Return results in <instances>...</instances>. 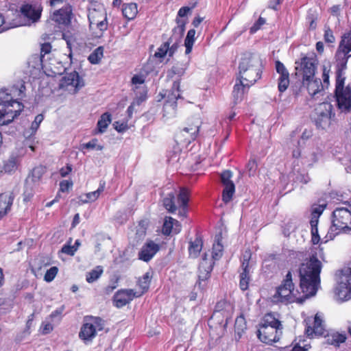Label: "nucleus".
<instances>
[{
    "instance_id": "nucleus-1",
    "label": "nucleus",
    "mask_w": 351,
    "mask_h": 351,
    "mask_svg": "<svg viewBox=\"0 0 351 351\" xmlns=\"http://www.w3.org/2000/svg\"><path fill=\"white\" fill-rule=\"evenodd\" d=\"M321 270L322 263L315 255L300 265L298 273L302 298L305 299L316 294L320 285Z\"/></svg>"
},
{
    "instance_id": "nucleus-2",
    "label": "nucleus",
    "mask_w": 351,
    "mask_h": 351,
    "mask_svg": "<svg viewBox=\"0 0 351 351\" xmlns=\"http://www.w3.org/2000/svg\"><path fill=\"white\" fill-rule=\"evenodd\" d=\"M239 77L243 79L242 83L251 86L261 77L263 64L260 56L256 53L246 52L243 53L239 66Z\"/></svg>"
},
{
    "instance_id": "nucleus-3",
    "label": "nucleus",
    "mask_w": 351,
    "mask_h": 351,
    "mask_svg": "<svg viewBox=\"0 0 351 351\" xmlns=\"http://www.w3.org/2000/svg\"><path fill=\"white\" fill-rule=\"evenodd\" d=\"M294 272L289 269L280 281V285L276 288L275 293L273 295V300L276 302L290 303L300 298L298 291L295 289V285L293 282Z\"/></svg>"
},
{
    "instance_id": "nucleus-4",
    "label": "nucleus",
    "mask_w": 351,
    "mask_h": 351,
    "mask_svg": "<svg viewBox=\"0 0 351 351\" xmlns=\"http://www.w3.org/2000/svg\"><path fill=\"white\" fill-rule=\"evenodd\" d=\"M345 77L343 69L338 68L336 71L335 95L338 108L341 111L351 110V84L344 87Z\"/></svg>"
},
{
    "instance_id": "nucleus-5",
    "label": "nucleus",
    "mask_w": 351,
    "mask_h": 351,
    "mask_svg": "<svg viewBox=\"0 0 351 351\" xmlns=\"http://www.w3.org/2000/svg\"><path fill=\"white\" fill-rule=\"evenodd\" d=\"M178 26L173 28L172 36L165 42L155 53L156 58H164L167 53L171 57L178 49L179 43L185 31V22L183 20L177 19Z\"/></svg>"
},
{
    "instance_id": "nucleus-6",
    "label": "nucleus",
    "mask_w": 351,
    "mask_h": 351,
    "mask_svg": "<svg viewBox=\"0 0 351 351\" xmlns=\"http://www.w3.org/2000/svg\"><path fill=\"white\" fill-rule=\"evenodd\" d=\"M292 156L300 159L303 165L311 167L322 158V150L317 146L308 145L303 149L298 147L294 149L292 152Z\"/></svg>"
},
{
    "instance_id": "nucleus-7",
    "label": "nucleus",
    "mask_w": 351,
    "mask_h": 351,
    "mask_svg": "<svg viewBox=\"0 0 351 351\" xmlns=\"http://www.w3.org/2000/svg\"><path fill=\"white\" fill-rule=\"evenodd\" d=\"M333 107L328 102L319 104L315 108L314 121L318 128L326 130L330 127L335 114L332 112Z\"/></svg>"
},
{
    "instance_id": "nucleus-8",
    "label": "nucleus",
    "mask_w": 351,
    "mask_h": 351,
    "mask_svg": "<svg viewBox=\"0 0 351 351\" xmlns=\"http://www.w3.org/2000/svg\"><path fill=\"white\" fill-rule=\"evenodd\" d=\"M332 224L339 232L351 231V212L346 208H336L332 212Z\"/></svg>"
},
{
    "instance_id": "nucleus-9",
    "label": "nucleus",
    "mask_w": 351,
    "mask_h": 351,
    "mask_svg": "<svg viewBox=\"0 0 351 351\" xmlns=\"http://www.w3.org/2000/svg\"><path fill=\"white\" fill-rule=\"evenodd\" d=\"M296 74L302 76V80L308 77H313L317 64V60L315 56L308 57L304 56L299 60L295 61Z\"/></svg>"
},
{
    "instance_id": "nucleus-10",
    "label": "nucleus",
    "mask_w": 351,
    "mask_h": 351,
    "mask_svg": "<svg viewBox=\"0 0 351 351\" xmlns=\"http://www.w3.org/2000/svg\"><path fill=\"white\" fill-rule=\"evenodd\" d=\"M46 173V168L42 165L33 169L30 176L25 180L24 195L25 197H30L35 195L38 191V183L40 182L43 176Z\"/></svg>"
},
{
    "instance_id": "nucleus-11",
    "label": "nucleus",
    "mask_w": 351,
    "mask_h": 351,
    "mask_svg": "<svg viewBox=\"0 0 351 351\" xmlns=\"http://www.w3.org/2000/svg\"><path fill=\"white\" fill-rule=\"evenodd\" d=\"M14 104H0V125H4L12 123L17 117L23 108V105L15 101Z\"/></svg>"
},
{
    "instance_id": "nucleus-12",
    "label": "nucleus",
    "mask_w": 351,
    "mask_h": 351,
    "mask_svg": "<svg viewBox=\"0 0 351 351\" xmlns=\"http://www.w3.org/2000/svg\"><path fill=\"white\" fill-rule=\"evenodd\" d=\"M305 335L312 339L325 335L326 330L321 317L316 314L314 317H308L304 320Z\"/></svg>"
},
{
    "instance_id": "nucleus-13",
    "label": "nucleus",
    "mask_w": 351,
    "mask_h": 351,
    "mask_svg": "<svg viewBox=\"0 0 351 351\" xmlns=\"http://www.w3.org/2000/svg\"><path fill=\"white\" fill-rule=\"evenodd\" d=\"M282 328L259 326L257 330V337L261 341L266 344L278 342L282 335Z\"/></svg>"
},
{
    "instance_id": "nucleus-14",
    "label": "nucleus",
    "mask_w": 351,
    "mask_h": 351,
    "mask_svg": "<svg viewBox=\"0 0 351 351\" xmlns=\"http://www.w3.org/2000/svg\"><path fill=\"white\" fill-rule=\"evenodd\" d=\"M3 19L5 31L27 24L25 19L21 17L20 10H9L3 16Z\"/></svg>"
},
{
    "instance_id": "nucleus-15",
    "label": "nucleus",
    "mask_w": 351,
    "mask_h": 351,
    "mask_svg": "<svg viewBox=\"0 0 351 351\" xmlns=\"http://www.w3.org/2000/svg\"><path fill=\"white\" fill-rule=\"evenodd\" d=\"M160 249V246L159 244L156 243L152 239H148L138 252V259L145 262H149L156 254Z\"/></svg>"
},
{
    "instance_id": "nucleus-16",
    "label": "nucleus",
    "mask_w": 351,
    "mask_h": 351,
    "mask_svg": "<svg viewBox=\"0 0 351 351\" xmlns=\"http://www.w3.org/2000/svg\"><path fill=\"white\" fill-rule=\"evenodd\" d=\"M190 199H164L163 205L171 213L178 211L180 215L185 213Z\"/></svg>"
},
{
    "instance_id": "nucleus-17",
    "label": "nucleus",
    "mask_w": 351,
    "mask_h": 351,
    "mask_svg": "<svg viewBox=\"0 0 351 351\" xmlns=\"http://www.w3.org/2000/svg\"><path fill=\"white\" fill-rule=\"evenodd\" d=\"M136 298L134 289L119 290L113 296V302L116 307L122 308Z\"/></svg>"
},
{
    "instance_id": "nucleus-18",
    "label": "nucleus",
    "mask_w": 351,
    "mask_h": 351,
    "mask_svg": "<svg viewBox=\"0 0 351 351\" xmlns=\"http://www.w3.org/2000/svg\"><path fill=\"white\" fill-rule=\"evenodd\" d=\"M232 172L230 170H225L220 174L221 182L223 186L222 197H232L235 186L232 180Z\"/></svg>"
},
{
    "instance_id": "nucleus-19",
    "label": "nucleus",
    "mask_w": 351,
    "mask_h": 351,
    "mask_svg": "<svg viewBox=\"0 0 351 351\" xmlns=\"http://www.w3.org/2000/svg\"><path fill=\"white\" fill-rule=\"evenodd\" d=\"M99 332H108V329L106 328V321L100 317L89 315V341Z\"/></svg>"
},
{
    "instance_id": "nucleus-20",
    "label": "nucleus",
    "mask_w": 351,
    "mask_h": 351,
    "mask_svg": "<svg viewBox=\"0 0 351 351\" xmlns=\"http://www.w3.org/2000/svg\"><path fill=\"white\" fill-rule=\"evenodd\" d=\"M213 259V258H207L206 254H204L198 268L199 285L201 284V281L207 280L210 278L215 263Z\"/></svg>"
},
{
    "instance_id": "nucleus-21",
    "label": "nucleus",
    "mask_w": 351,
    "mask_h": 351,
    "mask_svg": "<svg viewBox=\"0 0 351 351\" xmlns=\"http://www.w3.org/2000/svg\"><path fill=\"white\" fill-rule=\"evenodd\" d=\"M181 223L171 217L166 216L162 226V233L165 236L178 234L181 232Z\"/></svg>"
},
{
    "instance_id": "nucleus-22",
    "label": "nucleus",
    "mask_w": 351,
    "mask_h": 351,
    "mask_svg": "<svg viewBox=\"0 0 351 351\" xmlns=\"http://www.w3.org/2000/svg\"><path fill=\"white\" fill-rule=\"evenodd\" d=\"M276 69L280 75L278 88L280 92L283 93L289 85V73L285 65L279 60L276 62Z\"/></svg>"
},
{
    "instance_id": "nucleus-23",
    "label": "nucleus",
    "mask_w": 351,
    "mask_h": 351,
    "mask_svg": "<svg viewBox=\"0 0 351 351\" xmlns=\"http://www.w3.org/2000/svg\"><path fill=\"white\" fill-rule=\"evenodd\" d=\"M20 12L21 17L25 19L27 24L30 25L32 23L36 22L40 17V11L36 10L32 5L26 4L21 8Z\"/></svg>"
},
{
    "instance_id": "nucleus-24",
    "label": "nucleus",
    "mask_w": 351,
    "mask_h": 351,
    "mask_svg": "<svg viewBox=\"0 0 351 351\" xmlns=\"http://www.w3.org/2000/svg\"><path fill=\"white\" fill-rule=\"evenodd\" d=\"M302 85L306 87L308 93L313 97L324 90L321 80L315 76L308 77L306 80V78L303 79Z\"/></svg>"
},
{
    "instance_id": "nucleus-25",
    "label": "nucleus",
    "mask_w": 351,
    "mask_h": 351,
    "mask_svg": "<svg viewBox=\"0 0 351 351\" xmlns=\"http://www.w3.org/2000/svg\"><path fill=\"white\" fill-rule=\"evenodd\" d=\"M71 7L66 5L56 11L52 16V20L59 24L68 25L71 22Z\"/></svg>"
},
{
    "instance_id": "nucleus-26",
    "label": "nucleus",
    "mask_w": 351,
    "mask_h": 351,
    "mask_svg": "<svg viewBox=\"0 0 351 351\" xmlns=\"http://www.w3.org/2000/svg\"><path fill=\"white\" fill-rule=\"evenodd\" d=\"M337 293L340 298L345 300L351 298V269L345 276V280L339 283Z\"/></svg>"
},
{
    "instance_id": "nucleus-27",
    "label": "nucleus",
    "mask_w": 351,
    "mask_h": 351,
    "mask_svg": "<svg viewBox=\"0 0 351 351\" xmlns=\"http://www.w3.org/2000/svg\"><path fill=\"white\" fill-rule=\"evenodd\" d=\"M234 304L226 299H221L219 300L214 309V314L216 313H220L223 317L226 318L229 317L234 311Z\"/></svg>"
},
{
    "instance_id": "nucleus-28",
    "label": "nucleus",
    "mask_w": 351,
    "mask_h": 351,
    "mask_svg": "<svg viewBox=\"0 0 351 351\" xmlns=\"http://www.w3.org/2000/svg\"><path fill=\"white\" fill-rule=\"evenodd\" d=\"M151 278L152 277L149 272L145 273L142 277L138 278L136 289L134 290L136 297H141L149 290Z\"/></svg>"
},
{
    "instance_id": "nucleus-29",
    "label": "nucleus",
    "mask_w": 351,
    "mask_h": 351,
    "mask_svg": "<svg viewBox=\"0 0 351 351\" xmlns=\"http://www.w3.org/2000/svg\"><path fill=\"white\" fill-rule=\"evenodd\" d=\"M69 86L75 88H77L79 86V75L75 71L67 73L66 75L62 77L60 80V88H67Z\"/></svg>"
},
{
    "instance_id": "nucleus-30",
    "label": "nucleus",
    "mask_w": 351,
    "mask_h": 351,
    "mask_svg": "<svg viewBox=\"0 0 351 351\" xmlns=\"http://www.w3.org/2000/svg\"><path fill=\"white\" fill-rule=\"evenodd\" d=\"M111 121V114L109 112L102 114L97 122V128L92 132L93 134L96 135L105 132Z\"/></svg>"
},
{
    "instance_id": "nucleus-31",
    "label": "nucleus",
    "mask_w": 351,
    "mask_h": 351,
    "mask_svg": "<svg viewBox=\"0 0 351 351\" xmlns=\"http://www.w3.org/2000/svg\"><path fill=\"white\" fill-rule=\"evenodd\" d=\"M203 247V240L200 236H197L193 241L189 242V254L192 258H197Z\"/></svg>"
},
{
    "instance_id": "nucleus-32",
    "label": "nucleus",
    "mask_w": 351,
    "mask_h": 351,
    "mask_svg": "<svg viewBox=\"0 0 351 351\" xmlns=\"http://www.w3.org/2000/svg\"><path fill=\"white\" fill-rule=\"evenodd\" d=\"M278 327L282 328L281 322L275 317L273 313H267L263 317L259 326Z\"/></svg>"
},
{
    "instance_id": "nucleus-33",
    "label": "nucleus",
    "mask_w": 351,
    "mask_h": 351,
    "mask_svg": "<svg viewBox=\"0 0 351 351\" xmlns=\"http://www.w3.org/2000/svg\"><path fill=\"white\" fill-rule=\"evenodd\" d=\"M199 132V125L186 127L180 132L178 136H181L184 138L186 143H190L194 140Z\"/></svg>"
},
{
    "instance_id": "nucleus-34",
    "label": "nucleus",
    "mask_w": 351,
    "mask_h": 351,
    "mask_svg": "<svg viewBox=\"0 0 351 351\" xmlns=\"http://www.w3.org/2000/svg\"><path fill=\"white\" fill-rule=\"evenodd\" d=\"M122 13L127 19H134L138 13L137 5L134 3L124 4L122 8Z\"/></svg>"
},
{
    "instance_id": "nucleus-35",
    "label": "nucleus",
    "mask_w": 351,
    "mask_h": 351,
    "mask_svg": "<svg viewBox=\"0 0 351 351\" xmlns=\"http://www.w3.org/2000/svg\"><path fill=\"white\" fill-rule=\"evenodd\" d=\"M179 88L180 82L178 81L174 82L173 84V88H176V92H173L171 94L168 95V100L165 104V107L170 106L172 107L173 109L176 107V101L173 100H177L178 98L180 97V95L179 93Z\"/></svg>"
},
{
    "instance_id": "nucleus-36",
    "label": "nucleus",
    "mask_w": 351,
    "mask_h": 351,
    "mask_svg": "<svg viewBox=\"0 0 351 351\" xmlns=\"http://www.w3.org/2000/svg\"><path fill=\"white\" fill-rule=\"evenodd\" d=\"M346 336L345 334L339 332H333L327 335V342L335 346H339L340 343L345 342Z\"/></svg>"
},
{
    "instance_id": "nucleus-37",
    "label": "nucleus",
    "mask_w": 351,
    "mask_h": 351,
    "mask_svg": "<svg viewBox=\"0 0 351 351\" xmlns=\"http://www.w3.org/2000/svg\"><path fill=\"white\" fill-rule=\"evenodd\" d=\"M243 79L239 77V83H236L234 86V90L232 91L233 97L236 102L239 100H241L243 95L244 93V88L245 87L249 88L246 84V82L242 83Z\"/></svg>"
},
{
    "instance_id": "nucleus-38",
    "label": "nucleus",
    "mask_w": 351,
    "mask_h": 351,
    "mask_svg": "<svg viewBox=\"0 0 351 351\" xmlns=\"http://www.w3.org/2000/svg\"><path fill=\"white\" fill-rule=\"evenodd\" d=\"M195 30L194 29H191L189 30L187 35L186 36V38L184 40V45L186 47L185 53L186 54H189L191 52L193 45L195 42Z\"/></svg>"
},
{
    "instance_id": "nucleus-39",
    "label": "nucleus",
    "mask_w": 351,
    "mask_h": 351,
    "mask_svg": "<svg viewBox=\"0 0 351 351\" xmlns=\"http://www.w3.org/2000/svg\"><path fill=\"white\" fill-rule=\"evenodd\" d=\"M239 287L242 291H246L249 288L250 282V271H243L239 274Z\"/></svg>"
},
{
    "instance_id": "nucleus-40",
    "label": "nucleus",
    "mask_w": 351,
    "mask_h": 351,
    "mask_svg": "<svg viewBox=\"0 0 351 351\" xmlns=\"http://www.w3.org/2000/svg\"><path fill=\"white\" fill-rule=\"evenodd\" d=\"M186 66L182 64H177L172 66V68L168 71L167 77L173 78L175 75L181 77L185 73Z\"/></svg>"
},
{
    "instance_id": "nucleus-41",
    "label": "nucleus",
    "mask_w": 351,
    "mask_h": 351,
    "mask_svg": "<svg viewBox=\"0 0 351 351\" xmlns=\"http://www.w3.org/2000/svg\"><path fill=\"white\" fill-rule=\"evenodd\" d=\"M104 56V47L100 46L96 48L89 55V62L92 64H98Z\"/></svg>"
},
{
    "instance_id": "nucleus-42",
    "label": "nucleus",
    "mask_w": 351,
    "mask_h": 351,
    "mask_svg": "<svg viewBox=\"0 0 351 351\" xmlns=\"http://www.w3.org/2000/svg\"><path fill=\"white\" fill-rule=\"evenodd\" d=\"M103 19L96 23V26L99 29V32H96L95 35H93L95 38H100L103 35V32L107 29V19L105 13H101Z\"/></svg>"
},
{
    "instance_id": "nucleus-43",
    "label": "nucleus",
    "mask_w": 351,
    "mask_h": 351,
    "mask_svg": "<svg viewBox=\"0 0 351 351\" xmlns=\"http://www.w3.org/2000/svg\"><path fill=\"white\" fill-rule=\"evenodd\" d=\"M12 204V199H0V219L10 211Z\"/></svg>"
},
{
    "instance_id": "nucleus-44",
    "label": "nucleus",
    "mask_w": 351,
    "mask_h": 351,
    "mask_svg": "<svg viewBox=\"0 0 351 351\" xmlns=\"http://www.w3.org/2000/svg\"><path fill=\"white\" fill-rule=\"evenodd\" d=\"M168 196L167 197H175L177 196V197H189V196L192 195V193L191 191L188 188L185 187H180L178 192L176 191H171L167 194Z\"/></svg>"
},
{
    "instance_id": "nucleus-45",
    "label": "nucleus",
    "mask_w": 351,
    "mask_h": 351,
    "mask_svg": "<svg viewBox=\"0 0 351 351\" xmlns=\"http://www.w3.org/2000/svg\"><path fill=\"white\" fill-rule=\"evenodd\" d=\"M252 258V252L250 248L245 250L242 254L241 268L243 271H250V261Z\"/></svg>"
},
{
    "instance_id": "nucleus-46",
    "label": "nucleus",
    "mask_w": 351,
    "mask_h": 351,
    "mask_svg": "<svg viewBox=\"0 0 351 351\" xmlns=\"http://www.w3.org/2000/svg\"><path fill=\"white\" fill-rule=\"evenodd\" d=\"M234 328L238 330L239 333L244 332L247 328L245 318L243 314H241L236 318Z\"/></svg>"
},
{
    "instance_id": "nucleus-47",
    "label": "nucleus",
    "mask_w": 351,
    "mask_h": 351,
    "mask_svg": "<svg viewBox=\"0 0 351 351\" xmlns=\"http://www.w3.org/2000/svg\"><path fill=\"white\" fill-rule=\"evenodd\" d=\"M104 273L102 266L98 265L89 271V283L97 280Z\"/></svg>"
},
{
    "instance_id": "nucleus-48",
    "label": "nucleus",
    "mask_w": 351,
    "mask_h": 351,
    "mask_svg": "<svg viewBox=\"0 0 351 351\" xmlns=\"http://www.w3.org/2000/svg\"><path fill=\"white\" fill-rule=\"evenodd\" d=\"M246 171L250 177L254 176L256 173L258 165L255 159L251 158L246 165Z\"/></svg>"
},
{
    "instance_id": "nucleus-49",
    "label": "nucleus",
    "mask_w": 351,
    "mask_h": 351,
    "mask_svg": "<svg viewBox=\"0 0 351 351\" xmlns=\"http://www.w3.org/2000/svg\"><path fill=\"white\" fill-rule=\"evenodd\" d=\"M14 101L15 102L17 101L16 99H13L10 93H6L5 90L0 91V104L15 105Z\"/></svg>"
},
{
    "instance_id": "nucleus-50",
    "label": "nucleus",
    "mask_w": 351,
    "mask_h": 351,
    "mask_svg": "<svg viewBox=\"0 0 351 351\" xmlns=\"http://www.w3.org/2000/svg\"><path fill=\"white\" fill-rule=\"evenodd\" d=\"M58 272V268L56 266L51 267L49 269L47 270L45 276H44V280L47 282H50L56 276Z\"/></svg>"
},
{
    "instance_id": "nucleus-51",
    "label": "nucleus",
    "mask_w": 351,
    "mask_h": 351,
    "mask_svg": "<svg viewBox=\"0 0 351 351\" xmlns=\"http://www.w3.org/2000/svg\"><path fill=\"white\" fill-rule=\"evenodd\" d=\"M212 257L215 260L219 259L222 256L223 245L218 241L213 244Z\"/></svg>"
},
{
    "instance_id": "nucleus-52",
    "label": "nucleus",
    "mask_w": 351,
    "mask_h": 351,
    "mask_svg": "<svg viewBox=\"0 0 351 351\" xmlns=\"http://www.w3.org/2000/svg\"><path fill=\"white\" fill-rule=\"evenodd\" d=\"M327 204L326 203L320 204L318 205H314L312 208L311 215L319 217L325 210Z\"/></svg>"
},
{
    "instance_id": "nucleus-53",
    "label": "nucleus",
    "mask_w": 351,
    "mask_h": 351,
    "mask_svg": "<svg viewBox=\"0 0 351 351\" xmlns=\"http://www.w3.org/2000/svg\"><path fill=\"white\" fill-rule=\"evenodd\" d=\"M324 39V41L327 43H333L335 41V38L333 35V32L330 29L329 27L325 26Z\"/></svg>"
},
{
    "instance_id": "nucleus-54",
    "label": "nucleus",
    "mask_w": 351,
    "mask_h": 351,
    "mask_svg": "<svg viewBox=\"0 0 351 351\" xmlns=\"http://www.w3.org/2000/svg\"><path fill=\"white\" fill-rule=\"evenodd\" d=\"M43 120V116L42 114H38L36 116L34 121L32 123L30 130H32L31 134H34L38 128L40 123Z\"/></svg>"
},
{
    "instance_id": "nucleus-55",
    "label": "nucleus",
    "mask_w": 351,
    "mask_h": 351,
    "mask_svg": "<svg viewBox=\"0 0 351 351\" xmlns=\"http://www.w3.org/2000/svg\"><path fill=\"white\" fill-rule=\"evenodd\" d=\"M16 168V159L14 157L10 158L5 164L4 169L6 172H10Z\"/></svg>"
},
{
    "instance_id": "nucleus-56",
    "label": "nucleus",
    "mask_w": 351,
    "mask_h": 351,
    "mask_svg": "<svg viewBox=\"0 0 351 351\" xmlns=\"http://www.w3.org/2000/svg\"><path fill=\"white\" fill-rule=\"evenodd\" d=\"M73 182L69 180H64L60 183V191L65 193L69 192L73 187Z\"/></svg>"
},
{
    "instance_id": "nucleus-57",
    "label": "nucleus",
    "mask_w": 351,
    "mask_h": 351,
    "mask_svg": "<svg viewBox=\"0 0 351 351\" xmlns=\"http://www.w3.org/2000/svg\"><path fill=\"white\" fill-rule=\"evenodd\" d=\"M329 71L330 70L326 66H323V73H322V78H323V88H328L329 85Z\"/></svg>"
},
{
    "instance_id": "nucleus-58",
    "label": "nucleus",
    "mask_w": 351,
    "mask_h": 351,
    "mask_svg": "<svg viewBox=\"0 0 351 351\" xmlns=\"http://www.w3.org/2000/svg\"><path fill=\"white\" fill-rule=\"evenodd\" d=\"M311 242L313 245H317L320 241V237L318 233V228H311Z\"/></svg>"
},
{
    "instance_id": "nucleus-59",
    "label": "nucleus",
    "mask_w": 351,
    "mask_h": 351,
    "mask_svg": "<svg viewBox=\"0 0 351 351\" xmlns=\"http://www.w3.org/2000/svg\"><path fill=\"white\" fill-rule=\"evenodd\" d=\"M87 328H88V323L84 322L83 324L81 330L79 333L80 338L83 339L85 341L86 340H88V332L86 330Z\"/></svg>"
},
{
    "instance_id": "nucleus-60",
    "label": "nucleus",
    "mask_w": 351,
    "mask_h": 351,
    "mask_svg": "<svg viewBox=\"0 0 351 351\" xmlns=\"http://www.w3.org/2000/svg\"><path fill=\"white\" fill-rule=\"evenodd\" d=\"M265 23V19L260 17L258 21L253 25V26L250 28V32L252 33L256 32L260 29L261 26Z\"/></svg>"
},
{
    "instance_id": "nucleus-61",
    "label": "nucleus",
    "mask_w": 351,
    "mask_h": 351,
    "mask_svg": "<svg viewBox=\"0 0 351 351\" xmlns=\"http://www.w3.org/2000/svg\"><path fill=\"white\" fill-rule=\"evenodd\" d=\"M40 329H41V332L43 335H47V334H49V332H51L53 330V326L50 323H43Z\"/></svg>"
},
{
    "instance_id": "nucleus-62",
    "label": "nucleus",
    "mask_w": 351,
    "mask_h": 351,
    "mask_svg": "<svg viewBox=\"0 0 351 351\" xmlns=\"http://www.w3.org/2000/svg\"><path fill=\"white\" fill-rule=\"evenodd\" d=\"M114 129L119 132H123L128 129V125L126 123H120L119 121H115L113 123Z\"/></svg>"
},
{
    "instance_id": "nucleus-63",
    "label": "nucleus",
    "mask_w": 351,
    "mask_h": 351,
    "mask_svg": "<svg viewBox=\"0 0 351 351\" xmlns=\"http://www.w3.org/2000/svg\"><path fill=\"white\" fill-rule=\"evenodd\" d=\"M103 147H104L102 145L98 143V140L96 138H93L90 141H89V149L101 150Z\"/></svg>"
},
{
    "instance_id": "nucleus-64",
    "label": "nucleus",
    "mask_w": 351,
    "mask_h": 351,
    "mask_svg": "<svg viewBox=\"0 0 351 351\" xmlns=\"http://www.w3.org/2000/svg\"><path fill=\"white\" fill-rule=\"evenodd\" d=\"M76 250L77 247L75 246L64 245L62 248V252L69 255H73Z\"/></svg>"
}]
</instances>
